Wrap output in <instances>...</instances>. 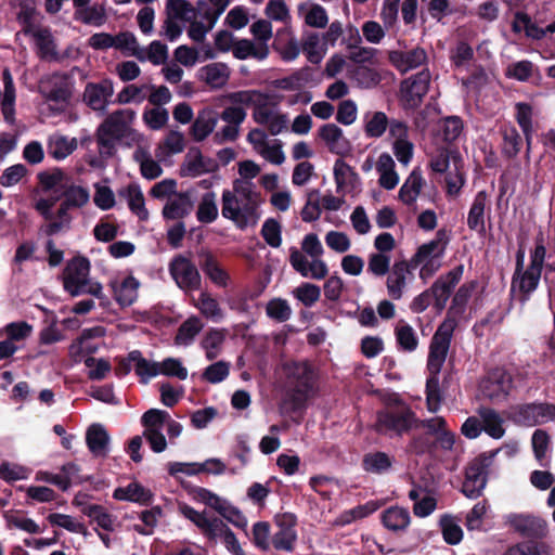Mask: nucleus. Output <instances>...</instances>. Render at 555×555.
<instances>
[{
	"label": "nucleus",
	"instance_id": "obj_9",
	"mask_svg": "<svg viewBox=\"0 0 555 555\" xmlns=\"http://www.w3.org/2000/svg\"><path fill=\"white\" fill-rule=\"evenodd\" d=\"M430 73L428 69L403 80L400 87L401 102L404 109H416L429 90Z\"/></svg>",
	"mask_w": 555,
	"mask_h": 555
},
{
	"label": "nucleus",
	"instance_id": "obj_25",
	"mask_svg": "<svg viewBox=\"0 0 555 555\" xmlns=\"http://www.w3.org/2000/svg\"><path fill=\"white\" fill-rule=\"evenodd\" d=\"M390 62L402 73L423 65L427 60L424 49L415 48L409 51H393L389 55Z\"/></svg>",
	"mask_w": 555,
	"mask_h": 555
},
{
	"label": "nucleus",
	"instance_id": "obj_61",
	"mask_svg": "<svg viewBox=\"0 0 555 555\" xmlns=\"http://www.w3.org/2000/svg\"><path fill=\"white\" fill-rule=\"evenodd\" d=\"M320 38L317 33H308L304 38L301 49L306 53L307 59L312 64H319L323 59V53L319 52Z\"/></svg>",
	"mask_w": 555,
	"mask_h": 555
},
{
	"label": "nucleus",
	"instance_id": "obj_38",
	"mask_svg": "<svg viewBox=\"0 0 555 555\" xmlns=\"http://www.w3.org/2000/svg\"><path fill=\"white\" fill-rule=\"evenodd\" d=\"M476 286L477 282L470 281L462 284L459 287L448 309V311H450V314H456L461 318L464 315L469 298L472 297V294L475 291Z\"/></svg>",
	"mask_w": 555,
	"mask_h": 555
},
{
	"label": "nucleus",
	"instance_id": "obj_46",
	"mask_svg": "<svg viewBox=\"0 0 555 555\" xmlns=\"http://www.w3.org/2000/svg\"><path fill=\"white\" fill-rule=\"evenodd\" d=\"M389 119L384 112L365 116L364 132L367 138H380L388 128Z\"/></svg>",
	"mask_w": 555,
	"mask_h": 555
},
{
	"label": "nucleus",
	"instance_id": "obj_56",
	"mask_svg": "<svg viewBox=\"0 0 555 555\" xmlns=\"http://www.w3.org/2000/svg\"><path fill=\"white\" fill-rule=\"evenodd\" d=\"M521 145L522 139L516 128L512 127L504 130L502 151L506 157H515L519 153Z\"/></svg>",
	"mask_w": 555,
	"mask_h": 555
},
{
	"label": "nucleus",
	"instance_id": "obj_40",
	"mask_svg": "<svg viewBox=\"0 0 555 555\" xmlns=\"http://www.w3.org/2000/svg\"><path fill=\"white\" fill-rule=\"evenodd\" d=\"M74 20L86 25L100 27L106 22V12L102 5L94 4L89 7L87 4L75 11Z\"/></svg>",
	"mask_w": 555,
	"mask_h": 555
},
{
	"label": "nucleus",
	"instance_id": "obj_4",
	"mask_svg": "<svg viewBox=\"0 0 555 555\" xmlns=\"http://www.w3.org/2000/svg\"><path fill=\"white\" fill-rule=\"evenodd\" d=\"M179 513L192 521L209 540L222 538L229 552L233 555H245L234 532L218 517L209 518L206 512H197L186 503H180Z\"/></svg>",
	"mask_w": 555,
	"mask_h": 555
},
{
	"label": "nucleus",
	"instance_id": "obj_27",
	"mask_svg": "<svg viewBox=\"0 0 555 555\" xmlns=\"http://www.w3.org/2000/svg\"><path fill=\"white\" fill-rule=\"evenodd\" d=\"M30 35L34 37L37 54L41 60H59V53L56 51V44L54 38L49 28H40L31 30Z\"/></svg>",
	"mask_w": 555,
	"mask_h": 555
},
{
	"label": "nucleus",
	"instance_id": "obj_37",
	"mask_svg": "<svg viewBox=\"0 0 555 555\" xmlns=\"http://www.w3.org/2000/svg\"><path fill=\"white\" fill-rule=\"evenodd\" d=\"M130 360H133L134 372L142 384H147L152 377L159 374V364L146 360L140 350L130 351Z\"/></svg>",
	"mask_w": 555,
	"mask_h": 555
},
{
	"label": "nucleus",
	"instance_id": "obj_57",
	"mask_svg": "<svg viewBox=\"0 0 555 555\" xmlns=\"http://www.w3.org/2000/svg\"><path fill=\"white\" fill-rule=\"evenodd\" d=\"M435 444L429 434L414 435L406 447V451L415 455H423L431 452Z\"/></svg>",
	"mask_w": 555,
	"mask_h": 555
},
{
	"label": "nucleus",
	"instance_id": "obj_59",
	"mask_svg": "<svg viewBox=\"0 0 555 555\" xmlns=\"http://www.w3.org/2000/svg\"><path fill=\"white\" fill-rule=\"evenodd\" d=\"M230 374V366L224 361H218L208 365L202 374V378L210 384L224 380Z\"/></svg>",
	"mask_w": 555,
	"mask_h": 555
},
{
	"label": "nucleus",
	"instance_id": "obj_17",
	"mask_svg": "<svg viewBox=\"0 0 555 555\" xmlns=\"http://www.w3.org/2000/svg\"><path fill=\"white\" fill-rule=\"evenodd\" d=\"M448 238L444 230H439L436 237L421 245L412 257V268H417L428 259H441L444 254Z\"/></svg>",
	"mask_w": 555,
	"mask_h": 555
},
{
	"label": "nucleus",
	"instance_id": "obj_5",
	"mask_svg": "<svg viewBox=\"0 0 555 555\" xmlns=\"http://www.w3.org/2000/svg\"><path fill=\"white\" fill-rule=\"evenodd\" d=\"M546 248L542 243L535 245L530 253V263L527 269L519 273L514 272L511 281L509 293L521 305L530 300L531 295L537 291L545 260Z\"/></svg>",
	"mask_w": 555,
	"mask_h": 555
},
{
	"label": "nucleus",
	"instance_id": "obj_1",
	"mask_svg": "<svg viewBox=\"0 0 555 555\" xmlns=\"http://www.w3.org/2000/svg\"><path fill=\"white\" fill-rule=\"evenodd\" d=\"M135 112L131 108H120L108 114L95 130V141L102 158H112L116 152V144L127 147L139 143L142 135L132 128Z\"/></svg>",
	"mask_w": 555,
	"mask_h": 555
},
{
	"label": "nucleus",
	"instance_id": "obj_12",
	"mask_svg": "<svg viewBox=\"0 0 555 555\" xmlns=\"http://www.w3.org/2000/svg\"><path fill=\"white\" fill-rule=\"evenodd\" d=\"M512 387V375L503 367L491 370L480 383L482 395L492 401L506 399Z\"/></svg>",
	"mask_w": 555,
	"mask_h": 555
},
{
	"label": "nucleus",
	"instance_id": "obj_48",
	"mask_svg": "<svg viewBox=\"0 0 555 555\" xmlns=\"http://www.w3.org/2000/svg\"><path fill=\"white\" fill-rule=\"evenodd\" d=\"M505 555H551V553L547 544L529 540L508 547Z\"/></svg>",
	"mask_w": 555,
	"mask_h": 555
},
{
	"label": "nucleus",
	"instance_id": "obj_33",
	"mask_svg": "<svg viewBox=\"0 0 555 555\" xmlns=\"http://www.w3.org/2000/svg\"><path fill=\"white\" fill-rule=\"evenodd\" d=\"M424 184L422 173L414 169L399 190V199L405 205H412L416 202Z\"/></svg>",
	"mask_w": 555,
	"mask_h": 555
},
{
	"label": "nucleus",
	"instance_id": "obj_13",
	"mask_svg": "<svg viewBox=\"0 0 555 555\" xmlns=\"http://www.w3.org/2000/svg\"><path fill=\"white\" fill-rule=\"evenodd\" d=\"M114 93L111 79L100 82H88L83 91V102L93 111H105Z\"/></svg>",
	"mask_w": 555,
	"mask_h": 555
},
{
	"label": "nucleus",
	"instance_id": "obj_18",
	"mask_svg": "<svg viewBox=\"0 0 555 555\" xmlns=\"http://www.w3.org/2000/svg\"><path fill=\"white\" fill-rule=\"evenodd\" d=\"M219 120V114L217 111L210 107H205L197 113L194 119L190 133L194 141H204L216 128Z\"/></svg>",
	"mask_w": 555,
	"mask_h": 555
},
{
	"label": "nucleus",
	"instance_id": "obj_53",
	"mask_svg": "<svg viewBox=\"0 0 555 555\" xmlns=\"http://www.w3.org/2000/svg\"><path fill=\"white\" fill-rule=\"evenodd\" d=\"M266 313L270 319L283 323L291 318L292 309L287 300L273 298L267 304Z\"/></svg>",
	"mask_w": 555,
	"mask_h": 555
},
{
	"label": "nucleus",
	"instance_id": "obj_52",
	"mask_svg": "<svg viewBox=\"0 0 555 555\" xmlns=\"http://www.w3.org/2000/svg\"><path fill=\"white\" fill-rule=\"evenodd\" d=\"M302 221L313 222L321 216L320 191L317 189L307 192V202L300 211Z\"/></svg>",
	"mask_w": 555,
	"mask_h": 555
},
{
	"label": "nucleus",
	"instance_id": "obj_31",
	"mask_svg": "<svg viewBox=\"0 0 555 555\" xmlns=\"http://www.w3.org/2000/svg\"><path fill=\"white\" fill-rule=\"evenodd\" d=\"M334 180L336 191L339 193L346 186L352 190L356 189L360 182V177L350 165L338 158L334 164Z\"/></svg>",
	"mask_w": 555,
	"mask_h": 555
},
{
	"label": "nucleus",
	"instance_id": "obj_62",
	"mask_svg": "<svg viewBox=\"0 0 555 555\" xmlns=\"http://www.w3.org/2000/svg\"><path fill=\"white\" fill-rule=\"evenodd\" d=\"M166 11L169 18L188 20V14L194 12V9L188 0H167Z\"/></svg>",
	"mask_w": 555,
	"mask_h": 555
},
{
	"label": "nucleus",
	"instance_id": "obj_6",
	"mask_svg": "<svg viewBox=\"0 0 555 555\" xmlns=\"http://www.w3.org/2000/svg\"><path fill=\"white\" fill-rule=\"evenodd\" d=\"M499 449L482 452L472 460L465 468L462 493L468 499H477L482 494L488 481L489 467L492 465Z\"/></svg>",
	"mask_w": 555,
	"mask_h": 555
},
{
	"label": "nucleus",
	"instance_id": "obj_42",
	"mask_svg": "<svg viewBox=\"0 0 555 555\" xmlns=\"http://www.w3.org/2000/svg\"><path fill=\"white\" fill-rule=\"evenodd\" d=\"M196 218L201 223H211L218 218L215 192H207L198 204Z\"/></svg>",
	"mask_w": 555,
	"mask_h": 555
},
{
	"label": "nucleus",
	"instance_id": "obj_26",
	"mask_svg": "<svg viewBox=\"0 0 555 555\" xmlns=\"http://www.w3.org/2000/svg\"><path fill=\"white\" fill-rule=\"evenodd\" d=\"M193 209V202L188 192H181L173 199H169L163 208L166 220H181L189 216Z\"/></svg>",
	"mask_w": 555,
	"mask_h": 555
},
{
	"label": "nucleus",
	"instance_id": "obj_8",
	"mask_svg": "<svg viewBox=\"0 0 555 555\" xmlns=\"http://www.w3.org/2000/svg\"><path fill=\"white\" fill-rule=\"evenodd\" d=\"M91 270L90 260L81 255L73 257L63 272V287L73 297L80 296V288L88 286Z\"/></svg>",
	"mask_w": 555,
	"mask_h": 555
},
{
	"label": "nucleus",
	"instance_id": "obj_50",
	"mask_svg": "<svg viewBox=\"0 0 555 555\" xmlns=\"http://www.w3.org/2000/svg\"><path fill=\"white\" fill-rule=\"evenodd\" d=\"M350 77L357 81L361 88H373L380 82V75L374 68L359 65L350 70Z\"/></svg>",
	"mask_w": 555,
	"mask_h": 555
},
{
	"label": "nucleus",
	"instance_id": "obj_43",
	"mask_svg": "<svg viewBox=\"0 0 555 555\" xmlns=\"http://www.w3.org/2000/svg\"><path fill=\"white\" fill-rule=\"evenodd\" d=\"M439 374L440 373H428L426 379V405L427 410L431 413H436L439 410L442 400Z\"/></svg>",
	"mask_w": 555,
	"mask_h": 555
},
{
	"label": "nucleus",
	"instance_id": "obj_49",
	"mask_svg": "<svg viewBox=\"0 0 555 555\" xmlns=\"http://www.w3.org/2000/svg\"><path fill=\"white\" fill-rule=\"evenodd\" d=\"M203 324L196 317L189 318L178 328L175 337L177 345H188L201 332Z\"/></svg>",
	"mask_w": 555,
	"mask_h": 555
},
{
	"label": "nucleus",
	"instance_id": "obj_20",
	"mask_svg": "<svg viewBox=\"0 0 555 555\" xmlns=\"http://www.w3.org/2000/svg\"><path fill=\"white\" fill-rule=\"evenodd\" d=\"M319 137L333 154L344 155L350 150L349 141L344 137L343 130L335 124H325L320 127Z\"/></svg>",
	"mask_w": 555,
	"mask_h": 555
},
{
	"label": "nucleus",
	"instance_id": "obj_63",
	"mask_svg": "<svg viewBox=\"0 0 555 555\" xmlns=\"http://www.w3.org/2000/svg\"><path fill=\"white\" fill-rule=\"evenodd\" d=\"M159 374L184 380L188 377V370L182 365L179 359L166 358L159 364Z\"/></svg>",
	"mask_w": 555,
	"mask_h": 555
},
{
	"label": "nucleus",
	"instance_id": "obj_55",
	"mask_svg": "<svg viewBox=\"0 0 555 555\" xmlns=\"http://www.w3.org/2000/svg\"><path fill=\"white\" fill-rule=\"evenodd\" d=\"M233 55L238 60H246L249 56L262 60L268 55V49L264 47L258 51L250 40L241 39L233 47Z\"/></svg>",
	"mask_w": 555,
	"mask_h": 555
},
{
	"label": "nucleus",
	"instance_id": "obj_21",
	"mask_svg": "<svg viewBox=\"0 0 555 555\" xmlns=\"http://www.w3.org/2000/svg\"><path fill=\"white\" fill-rule=\"evenodd\" d=\"M488 194L485 190L477 192L467 215V227L480 235L486 233V208Z\"/></svg>",
	"mask_w": 555,
	"mask_h": 555
},
{
	"label": "nucleus",
	"instance_id": "obj_41",
	"mask_svg": "<svg viewBox=\"0 0 555 555\" xmlns=\"http://www.w3.org/2000/svg\"><path fill=\"white\" fill-rule=\"evenodd\" d=\"M482 420V430H485L490 437L500 439L503 437L505 430L503 428V420L493 409H482L480 411Z\"/></svg>",
	"mask_w": 555,
	"mask_h": 555
},
{
	"label": "nucleus",
	"instance_id": "obj_47",
	"mask_svg": "<svg viewBox=\"0 0 555 555\" xmlns=\"http://www.w3.org/2000/svg\"><path fill=\"white\" fill-rule=\"evenodd\" d=\"M396 340L400 349L406 352L414 351L418 346V338L410 324H398L395 328Z\"/></svg>",
	"mask_w": 555,
	"mask_h": 555
},
{
	"label": "nucleus",
	"instance_id": "obj_2",
	"mask_svg": "<svg viewBox=\"0 0 555 555\" xmlns=\"http://www.w3.org/2000/svg\"><path fill=\"white\" fill-rule=\"evenodd\" d=\"M417 415L396 395L376 414L375 430L389 438H398L416 429Z\"/></svg>",
	"mask_w": 555,
	"mask_h": 555
},
{
	"label": "nucleus",
	"instance_id": "obj_60",
	"mask_svg": "<svg viewBox=\"0 0 555 555\" xmlns=\"http://www.w3.org/2000/svg\"><path fill=\"white\" fill-rule=\"evenodd\" d=\"M295 297L306 307L314 305L321 296V289L318 285L311 283H302L294 292Z\"/></svg>",
	"mask_w": 555,
	"mask_h": 555
},
{
	"label": "nucleus",
	"instance_id": "obj_24",
	"mask_svg": "<svg viewBox=\"0 0 555 555\" xmlns=\"http://www.w3.org/2000/svg\"><path fill=\"white\" fill-rule=\"evenodd\" d=\"M49 90L44 92L48 101L67 104L72 99V83L66 74L54 73L48 81Z\"/></svg>",
	"mask_w": 555,
	"mask_h": 555
},
{
	"label": "nucleus",
	"instance_id": "obj_16",
	"mask_svg": "<svg viewBox=\"0 0 555 555\" xmlns=\"http://www.w3.org/2000/svg\"><path fill=\"white\" fill-rule=\"evenodd\" d=\"M463 273L464 266L459 264L446 274L440 275L428 288L433 299L449 300Z\"/></svg>",
	"mask_w": 555,
	"mask_h": 555
},
{
	"label": "nucleus",
	"instance_id": "obj_22",
	"mask_svg": "<svg viewBox=\"0 0 555 555\" xmlns=\"http://www.w3.org/2000/svg\"><path fill=\"white\" fill-rule=\"evenodd\" d=\"M153 493L141 483L133 481L126 487H118L113 492V498L118 501H129L143 506L153 502Z\"/></svg>",
	"mask_w": 555,
	"mask_h": 555
},
{
	"label": "nucleus",
	"instance_id": "obj_54",
	"mask_svg": "<svg viewBox=\"0 0 555 555\" xmlns=\"http://www.w3.org/2000/svg\"><path fill=\"white\" fill-rule=\"evenodd\" d=\"M282 229L281 224L274 218H268L261 228L260 234L266 241V243L273 247L278 248L282 244Z\"/></svg>",
	"mask_w": 555,
	"mask_h": 555
},
{
	"label": "nucleus",
	"instance_id": "obj_29",
	"mask_svg": "<svg viewBox=\"0 0 555 555\" xmlns=\"http://www.w3.org/2000/svg\"><path fill=\"white\" fill-rule=\"evenodd\" d=\"M512 30L515 34L525 31L526 37L533 40H541L546 36V29L539 27L532 22L529 14L524 11H517L512 22Z\"/></svg>",
	"mask_w": 555,
	"mask_h": 555
},
{
	"label": "nucleus",
	"instance_id": "obj_15",
	"mask_svg": "<svg viewBox=\"0 0 555 555\" xmlns=\"http://www.w3.org/2000/svg\"><path fill=\"white\" fill-rule=\"evenodd\" d=\"M198 266L206 276L217 286L227 287L230 276L220 266L216 256L208 249L202 248L197 251Z\"/></svg>",
	"mask_w": 555,
	"mask_h": 555
},
{
	"label": "nucleus",
	"instance_id": "obj_32",
	"mask_svg": "<svg viewBox=\"0 0 555 555\" xmlns=\"http://www.w3.org/2000/svg\"><path fill=\"white\" fill-rule=\"evenodd\" d=\"M411 521L410 513L406 508L391 506L382 513L383 525L391 531L405 530Z\"/></svg>",
	"mask_w": 555,
	"mask_h": 555
},
{
	"label": "nucleus",
	"instance_id": "obj_51",
	"mask_svg": "<svg viewBox=\"0 0 555 555\" xmlns=\"http://www.w3.org/2000/svg\"><path fill=\"white\" fill-rule=\"evenodd\" d=\"M377 508V503L373 501L366 502L363 505H358L351 509L341 513L340 516L338 517L337 524L341 526L349 525L357 519L367 517L369 515L376 512Z\"/></svg>",
	"mask_w": 555,
	"mask_h": 555
},
{
	"label": "nucleus",
	"instance_id": "obj_11",
	"mask_svg": "<svg viewBox=\"0 0 555 555\" xmlns=\"http://www.w3.org/2000/svg\"><path fill=\"white\" fill-rule=\"evenodd\" d=\"M292 376L295 379L292 401L294 410H296L305 406L307 399L313 391L315 373L313 366L308 361H304L294 363Z\"/></svg>",
	"mask_w": 555,
	"mask_h": 555
},
{
	"label": "nucleus",
	"instance_id": "obj_7",
	"mask_svg": "<svg viewBox=\"0 0 555 555\" xmlns=\"http://www.w3.org/2000/svg\"><path fill=\"white\" fill-rule=\"evenodd\" d=\"M222 216L235 223V225L244 230L249 224H256L259 219L258 199L246 202L241 205L236 195L229 190L222 192Z\"/></svg>",
	"mask_w": 555,
	"mask_h": 555
},
{
	"label": "nucleus",
	"instance_id": "obj_45",
	"mask_svg": "<svg viewBox=\"0 0 555 555\" xmlns=\"http://www.w3.org/2000/svg\"><path fill=\"white\" fill-rule=\"evenodd\" d=\"M128 191V206L132 214H134L139 220L146 221L149 219V210L145 207L144 195L137 184H130Z\"/></svg>",
	"mask_w": 555,
	"mask_h": 555
},
{
	"label": "nucleus",
	"instance_id": "obj_58",
	"mask_svg": "<svg viewBox=\"0 0 555 555\" xmlns=\"http://www.w3.org/2000/svg\"><path fill=\"white\" fill-rule=\"evenodd\" d=\"M456 156H459V153L456 151H451L447 147H440L431 157L429 166L433 171L438 173H444L450 166V159H455Z\"/></svg>",
	"mask_w": 555,
	"mask_h": 555
},
{
	"label": "nucleus",
	"instance_id": "obj_64",
	"mask_svg": "<svg viewBox=\"0 0 555 555\" xmlns=\"http://www.w3.org/2000/svg\"><path fill=\"white\" fill-rule=\"evenodd\" d=\"M77 147L76 139L68 140L65 137H61L54 141L50 146V155L54 159H64L70 155Z\"/></svg>",
	"mask_w": 555,
	"mask_h": 555
},
{
	"label": "nucleus",
	"instance_id": "obj_44",
	"mask_svg": "<svg viewBox=\"0 0 555 555\" xmlns=\"http://www.w3.org/2000/svg\"><path fill=\"white\" fill-rule=\"evenodd\" d=\"M188 175L191 177H197L203 173H212L219 169V164L216 159L210 157H204L201 151H197L196 155L186 165Z\"/></svg>",
	"mask_w": 555,
	"mask_h": 555
},
{
	"label": "nucleus",
	"instance_id": "obj_30",
	"mask_svg": "<svg viewBox=\"0 0 555 555\" xmlns=\"http://www.w3.org/2000/svg\"><path fill=\"white\" fill-rule=\"evenodd\" d=\"M393 464V459L386 452H369L362 457V468L366 473L382 475L387 473Z\"/></svg>",
	"mask_w": 555,
	"mask_h": 555
},
{
	"label": "nucleus",
	"instance_id": "obj_14",
	"mask_svg": "<svg viewBox=\"0 0 555 555\" xmlns=\"http://www.w3.org/2000/svg\"><path fill=\"white\" fill-rule=\"evenodd\" d=\"M225 472V465L218 459H209L204 463H168V473L170 476L177 478L179 473L194 476L199 473H208L214 475H221Z\"/></svg>",
	"mask_w": 555,
	"mask_h": 555
},
{
	"label": "nucleus",
	"instance_id": "obj_36",
	"mask_svg": "<svg viewBox=\"0 0 555 555\" xmlns=\"http://www.w3.org/2000/svg\"><path fill=\"white\" fill-rule=\"evenodd\" d=\"M201 78L212 88L223 87L229 79V67L223 63H211L199 69Z\"/></svg>",
	"mask_w": 555,
	"mask_h": 555
},
{
	"label": "nucleus",
	"instance_id": "obj_39",
	"mask_svg": "<svg viewBox=\"0 0 555 555\" xmlns=\"http://www.w3.org/2000/svg\"><path fill=\"white\" fill-rule=\"evenodd\" d=\"M69 178V176H67L61 168L57 167L53 168L51 171H40L37 175L38 182L42 190L44 192L54 190V193L62 191V185L67 182V179Z\"/></svg>",
	"mask_w": 555,
	"mask_h": 555
},
{
	"label": "nucleus",
	"instance_id": "obj_23",
	"mask_svg": "<svg viewBox=\"0 0 555 555\" xmlns=\"http://www.w3.org/2000/svg\"><path fill=\"white\" fill-rule=\"evenodd\" d=\"M109 435L102 424L94 423L86 431V443L94 456H106L108 453Z\"/></svg>",
	"mask_w": 555,
	"mask_h": 555
},
{
	"label": "nucleus",
	"instance_id": "obj_35",
	"mask_svg": "<svg viewBox=\"0 0 555 555\" xmlns=\"http://www.w3.org/2000/svg\"><path fill=\"white\" fill-rule=\"evenodd\" d=\"M139 282L132 275H129L117 285L113 284L114 298L121 307L132 305L137 298Z\"/></svg>",
	"mask_w": 555,
	"mask_h": 555
},
{
	"label": "nucleus",
	"instance_id": "obj_3",
	"mask_svg": "<svg viewBox=\"0 0 555 555\" xmlns=\"http://www.w3.org/2000/svg\"><path fill=\"white\" fill-rule=\"evenodd\" d=\"M61 196L63 201L56 210V220L46 223L40 228V231L49 237L69 230L73 221L69 210L80 209L90 201L89 190L85 186L76 185L72 177L62 185Z\"/></svg>",
	"mask_w": 555,
	"mask_h": 555
},
{
	"label": "nucleus",
	"instance_id": "obj_28",
	"mask_svg": "<svg viewBox=\"0 0 555 555\" xmlns=\"http://www.w3.org/2000/svg\"><path fill=\"white\" fill-rule=\"evenodd\" d=\"M451 343L431 337L427 358L428 373H440L446 362Z\"/></svg>",
	"mask_w": 555,
	"mask_h": 555
},
{
	"label": "nucleus",
	"instance_id": "obj_19",
	"mask_svg": "<svg viewBox=\"0 0 555 555\" xmlns=\"http://www.w3.org/2000/svg\"><path fill=\"white\" fill-rule=\"evenodd\" d=\"M514 529L524 537L542 539L546 537L547 522L537 516L518 515L512 519Z\"/></svg>",
	"mask_w": 555,
	"mask_h": 555
},
{
	"label": "nucleus",
	"instance_id": "obj_10",
	"mask_svg": "<svg viewBox=\"0 0 555 555\" xmlns=\"http://www.w3.org/2000/svg\"><path fill=\"white\" fill-rule=\"evenodd\" d=\"M169 273L177 285L185 292L198 291L202 276L197 267L183 255H177L169 263Z\"/></svg>",
	"mask_w": 555,
	"mask_h": 555
},
{
	"label": "nucleus",
	"instance_id": "obj_34",
	"mask_svg": "<svg viewBox=\"0 0 555 555\" xmlns=\"http://www.w3.org/2000/svg\"><path fill=\"white\" fill-rule=\"evenodd\" d=\"M181 485L183 489L193 498V500L204 503L218 513L221 512L225 500H222L216 493L206 488L193 486L190 482H181Z\"/></svg>",
	"mask_w": 555,
	"mask_h": 555
}]
</instances>
